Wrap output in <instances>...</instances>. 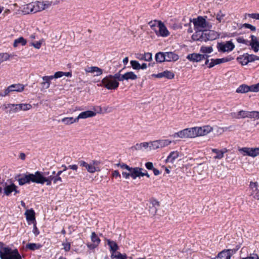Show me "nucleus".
<instances>
[{"label":"nucleus","instance_id":"obj_36","mask_svg":"<svg viewBox=\"0 0 259 259\" xmlns=\"http://www.w3.org/2000/svg\"><path fill=\"white\" fill-rule=\"evenodd\" d=\"M25 215L28 221H33L35 220V212L33 210H27L25 212Z\"/></svg>","mask_w":259,"mask_h":259},{"label":"nucleus","instance_id":"obj_32","mask_svg":"<svg viewBox=\"0 0 259 259\" xmlns=\"http://www.w3.org/2000/svg\"><path fill=\"white\" fill-rule=\"evenodd\" d=\"M203 30H198L192 36V39L194 41L199 40L201 41H203V38L201 37Z\"/></svg>","mask_w":259,"mask_h":259},{"label":"nucleus","instance_id":"obj_35","mask_svg":"<svg viewBox=\"0 0 259 259\" xmlns=\"http://www.w3.org/2000/svg\"><path fill=\"white\" fill-rule=\"evenodd\" d=\"M61 121L66 125H69L73 123L78 122V118L77 117L74 118L72 117H64L62 119Z\"/></svg>","mask_w":259,"mask_h":259},{"label":"nucleus","instance_id":"obj_28","mask_svg":"<svg viewBox=\"0 0 259 259\" xmlns=\"http://www.w3.org/2000/svg\"><path fill=\"white\" fill-rule=\"evenodd\" d=\"M32 107L31 105L29 104H16V108L14 109L15 111H19L20 110L26 111L29 110Z\"/></svg>","mask_w":259,"mask_h":259},{"label":"nucleus","instance_id":"obj_49","mask_svg":"<svg viewBox=\"0 0 259 259\" xmlns=\"http://www.w3.org/2000/svg\"><path fill=\"white\" fill-rule=\"evenodd\" d=\"M225 16V14H223L221 11H220L217 14L216 16V19L220 23L224 22V17Z\"/></svg>","mask_w":259,"mask_h":259},{"label":"nucleus","instance_id":"obj_43","mask_svg":"<svg viewBox=\"0 0 259 259\" xmlns=\"http://www.w3.org/2000/svg\"><path fill=\"white\" fill-rule=\"evenodd\" d=\"M174 138H187L185 129L175 133L172 135Z\"/></svg>","mask_w":259,"mask_h":259},{"label":"nucleus","instance_id":"obj_7","mask_svg":"<svg viewBox=\"0 0 259 259\" xmlns=\"http://www.w3.org/2000/svg\"><path fill=\"white\" fill-rule=\"evenodd\" d=\"M3 191L4 195L7 196L11 195L12 192H14V195L20 193V191L18 190V187L11 182L10 184H8L7 183L5 184Z\"/></svg>","mask_w":259,"mask_h":259},{"label":"nucleus","instance_id":"obj_54","mask_svg":"<svg viewBox=\"0 0 259 259\" xmlns=\"http://www.w3.org/2000/svg\"><path fill=\"white\" fill-rule=\"evenodd\" d=\"M249 88L250 92H257L259 91V83L249 86Z\"/></svg>","mask_w":259,"mask_h":259},{"label":"nucleus","instance_id":"obj_56","mask_svg":"<svg viewBox=\"0 0 259 259\" xmlns=\"http://www.w3.org/2000/svg\"><path fill=\"white\" fill-rule=\"evenodd\" d=\"M236 40L238 43H241L246 45H248L249 41L244 39L242 37H239L236 38Z\"/></svg>","mask_w":259,"mask_h":259},{"label":"nucleus","instance_id":"obj_61","mask_svg":"<svg viewBox=\"0 0 259 259\" xmlns=\"http://www.w3.org/2000/svg\"><path fill=\"white\" fill-rule=\"evenodd\" d=\"M63 249L65 251H68L70 249V243L69 242L63 243Z\"/></svg>","mask_w":259,"mask_h":259},{"label":"nucleus","instance_id":"obj_29","mask_svg":"<svg viewBox=\"0 0 259 259\" xmlns=\"http://www.w3.org/2000/svg\"><path fill=\"white\" fill-rule=\"evenodd\" d=\"M32 6V12L33 13H35L37 12H39L44 10V7H42V4L40 2H35L31 3Z\"/></svg>","mask_w":259,"mask_h":259},{"label":"nucleus","instance_id":"obj_17","mask_svg":"<svg viewBox=\"0 0 259 259\" xmlns=\"http://www.w3.org/2000/svg\"><path fill=\"white\" fill-rule=\"evenodd\" d=\"M197 137L207 135L212 131V128L209 125H205L202 127H195Z\"/></svg>","mask_w":259,"mask_h":259},{"label":"nucleus","instance_id":"obj_5","mask_svg":"<svg viewBox=\"0 0 259 259\" xmlns=\"http://www.w3.org/2000/svg\"><path fill=\"white\" fill-rule=\"evenodd\" d=\"M64 72L58 71L55 72L53 75L43 76L42 77V81L40 83L42 89H48L50 86L51 80L54 78L61 77L64 76Z\"/></svg>","mask_w":259,"mask_h":259},{"label":"nucleus","instance_id":"obj_25","mask_svg":"<svg viewBox=\"0 0 259 259\" xmlns=\"http://www.w3.org/2000/svg\"><path fill=\"white\" fill-rule=\"evenodd\" d=\"M46 183L47 186H50L52 184V181L50 179H47L45 177H43L40 174V171H38L37 184H44Z\"/></svg>","mask_w":259,"mask_h":259},{"label":"nucleus","instance_id":"obj_63","mask_svg":"<svg viewBox=\"0 0 259 259\" xmlns=\"http://www.w3.org/2000/svg\"><path fill=\"white\" fill-rule=\"evenodd\" d=\"M146 167L149 170H152L154 168L153 163L151 162H147L145 163Z\"/></svg>","mask_w":259,"mask_h":259},{"label":"nucleus","instance_id":"obj_52","mask_svg":"<svg viewBox=\"0 0 259 259\" xmlns=\"http://www.w3.org/2000/svg\"><path fill=\"white\" fill-rule=\"evenodd\" d=\"M210 61L211 62L209 63V65L208 66L209 68H211L215 65L220 64V62H219V59H212L210 60Z\"/></svg>","mask_w":259,"mask_h":259},{"label":"nucleus","instance_id":"obj_16","mask_svg":"<svg viewBox=\"0 0 259 259\" xmlns=\"http://www.w3.org/2000/svg\"><path fill=\"white\" fill-rule=\"evenodd\" d=\"M257 187L258 184L257 182H251L249 186V188L251 191L250 195L252 196L254 199L259 200V190Z\"/></svg>","mask_w":259,"mask_h":259},{"label":"nucleus","instance_id":"obj_11","mask_svg":"<svg viewBox=\"0 0 259 259\" xmlns=\"http://www.w3.org/2000/svg\"><path fill=\"white\" fill-rule=\"evenodd\" d=\"M238 151L241 153H243L244 155H247L252 157H255L259 155V147H243L239 148Z\"/></svg>","mask_w":259,"mask_h":259},{"label":"nucleus","instance_id":"obj_18","mask_svg":"<svg viewBox=\"0 0 259 259\" xmlns=\"http://www.w3.org/2000/svg\"><path fill=\"white\" fill-rule=\"evenodd\" d=\"M251 40L249 41L248 45L250 46L251 49L255 53L259 51V41L256 36L251 35L250 36Z\"/></svg>","mask_w":259,"mask_h":259},{"label":"nucleus","instance_id":"obj_21","mask_svg":"<svg viewBox=\"0 0 259 259\" xmlns=\"http://www.w3.org/2000/svg\"><path fill=\"white\" fill-rule=\"evenodd\" d=\"M203 58H204L203 55L196 53L190 54L187 56V59H188L190 61L193 62H199L203 60Z\"/></svg>","mask_w":259,"mask_h":259},{"label":"nucleus","instance_id":"obj_64","mask_svg":"<svg viewBox=\"0 0 259 259\" xmlns=\"http://www.w3.org/2000/svg\"><path fill=\"white\" fill-rule=\"evenodd\" d=\"M112 176L113 177L115 178H118L119 179L121 178V175H120L119 171L116 170H114L113 171Z\"/></svg>","mask_w":259,"mask_h":259},{"label":"nucleus","instance_id":"obj_4","mask_svg":"<svg viewBox=\"0 0 259 259\" xmlns=\"http://www.w3.org/2000/svg\"><path fill=\"white\" fill-rule=\"evenodd\" d=\"M119 82L117 80L112 78V75H109L101 80V85L108 90H116L119 86Z\"/></svg>","mask_w":259,"mask_h":259},{"label":"nucleus","instance_id":"obj_24","mask_svg":"<svg viewBox=\"0 0 259 259\" xmlns=\"http://www.w3.org/2000/svg\"><path fill=\"white\" fill-rule=\"evenodd\" d=\"M96 113L93 111L88 110L80 113L77 118H78V120L79 119H85L89 117H92L96 116Z\"/></svg>","mask_w":259,"mask_h":259},{"label":"nucleus","instance_id":"obj_14","mask_svg":"<svg viewBox=\"0 0 259 259\" xmlns=\"http://www.w3.org/2000/svg\"><path fill=\"white\" fill-rule=\"evenodd\" d=\"M234 47V45L231 41H228L225 44L219 42L217 46L219 51L222 52L231 51Z\"/></svg>","mask_w":259,"mask_h":259},{"label":"nucleus","instance_id":"obj_8","mask_svg":"<svg viewBox=\"0 0 259 259\" xmlns=\"http://www.w3.org/2000/svg\"><path fill=\"white\" fill-rule=\"evenodd\" d=\"M24 90V86L21 83L13 84L6 89L3 94L1 93L0 96L5 97L9 95V93L13 92H21Z\"/></svg>","mask_w":259,"mask_h":259},{"label":"nucleus","instance_id":"obj_2","mask_svg":"<svg viewBox=\"0 0 259 259\" xmlns=\"http://www.w3.org/2000/svg\"><path fill=\"white\" fill-rule=\"evenodd\" d=\"M207 16H198L197 18L193 19V22L195 29L200 30L209 29L212 28L211 22L207 20Z\"/></svg>","mask_w":259,"mask_h":259},{"label":"nucleus","instance_id":"obj_47","mask_svg":"<svg viewBox=\"0 0 259 259\" xmlns=\"http://www.w3.org/2000/svg\"><path fill=\"white\" fill-rule=\"evenodd\" d=\"M213 51L212 47H206V46H202L200 48V52L202 53L209 54L211 53Z\"/></svg>","mask_w":259,"mask_h":259},{"label":"nucleus","instance_id":"obj_57","mask_svg":"<svg viewBox=\"0 0 259 259\" xmlns=\"http://www.w3.org/2000/svg\"><path fill=\"white\" fill-rule=\"evenodd\" d=\"M233 59V58L232 57H225V58L219 59V62H220V64H221L223 63L230 61Z\"/></svg>","mask_w":259,"mask_h":259},{"label":"nucleus","instance_id":"obj_50","mask_svg":"<svg viewBox=\"0 0 259 259\" xmlns=\"http://www.w3.org/2000/svg\"><path fill=\"white\" fill-rule=\"evenodd\" d=\"M121 71V70H120L119 72L115 73L114 75H112V78L117 80L118 82L123 81V74L122 75L120 73Z\"/></svg>","mask_w":259,"mask_h":259},{"label":"nucleus","instance_id":"obj_58","mask_svg":"<svg viewBox=\"0 0 259 259\" xmlns=\"http://www.w3.org/2000/svg\"><path fill=\"white\" fill-rule=\"evenodd\" d=\"M96 66L88 67L84 70L87 73H95Z\"/></svg>","mask_w":259,"mask_h":259},{"label":"nucleus","instance_id":"obj_38","mask_svg":"<svg viewBox=\"0 0 259 259\" xmlns=\"http://www.w3.org/2000/svg\"><path fill=\"white\" fill-rule=\"evenodd\" d=\"M249 86L246 84H242L240 85L236 90L237 93H246L249 92Z\"/></svg>","mask_w":259,"mask_h":259},{"label":"nucleus","instance_id":"obj_53","mask_svg":"<svg viewBox=\"0 0 259 259\" xmlns=\"http://www.w3.org/2000/svg\"><path fill=\"white\" fill-rule=\"evenodd\" d=\"M10 56L7 53L0 54V64L9 59Z\"/></svg>","mask_w":259,"mask_h":259},{"label":"nucleus","instance_id":"obj_1","mask_svg":"<svg viewBox=\"0 0 259 259\" xmlns=\"http://www.w3.org/2000/svg\"><path fill=\"white\" fill-rule=\"evenodd\" d=\"M38 171H36L34 174L26 173L19 175L16 177L15 179L18 181V184L20 186L29 184L31 182L37 183Z\"/></svg>","mask_w":259,"mask_h":259},{"label":"nucleus","instance_id":"obj_48","mask_svg":"<svg viewBox=\"0 0 259 259\" xmlns=\"http://www.w3.org/2000/svg\"><path fill=\"white\" fill-rule=\"evenodd\" d=\"M91 240L93 243H96V245H99L100 243L101 240L96 235L95 232H93L91 235Z\"/></svg>","mask_w":259,"mask_h":259},{"label":"nucleus","instance_id":"obj_27","mask_svg":"<svg viewBox=\"0 0 259 259\" xmlns=\"http://www.w3.org/2000/svg\"><path fill=\"white\" fill-rule=\"evenodd\" d=\"M237 60L238 62L241 63L242 65H247L249 62H250L249 54H246L242 56L237 57Z\"/></svg>","mask_w":259,"mask_h":259},{"label":"nucleus","instance_id":"obj_42","mask_svg":"<svg viewBox=\"0 0 259 259\" xmlns=\"http://www.w3.org/2000/svg\"><path fill=\"white\" fill-rule=\"evenodd\" d=\"M85 168L91 174L94 173L96 171H100V169L98 167L94 166V165H92L91 163H88Z\"/></svg>","mask_w":259,"mask_h":259},{"label":"nucleus","instance_id":"obj_62","mask_svg":"<svg viewBox=\"0 0 259 259\" xmlns=\"http://www.w3.org/2000/svg\"><path fill=\"white\" fill-rule=\"evenodd\" d=\"M250 62L255 60H259V57L254 55H249Z\"/></svg>","mask_w":259,"mask_h":259},{"label":"nucleus","instance_id":"obj_40","mask_svg":"<svg viewBox=\"0 0 259 259\" xmlns=\"http://www.w3.org/2000/svg\"><path fill=\"white\" fill-rule=\"evenodd\" d=\"M155 60L157 62L162 63L165 61V53L158 52L155 55Z\"/></svg>","mask_w":259,"mask_h":259},{"label":"nucleus","instance_id":"obj_51","mask_svg":"<svg viewBox=\"0 0 259 259\" xmlns=\"http://www.w3.org/2000/svg\"><path fill=\"white\" fill-rule=\"evenodd\" d=\"M131 65L132 67V68L134 69L135 70H139L140 69V64L139 63L138 61L136 60H132L130 62Z\"/></svg>","mask_w":259,"mask_h":259},{"label":"nucleus","instance_id":"obj_15","mask_svg":"<svg viewBox=\"0 0 259 259\" xmlns=\"http://www.w3.org/2000/svg\"><path fill=\"white\" fill-rule=\"evenodd\" d=\"M235 251V250L233 249H224L220 252L214 259H230L231 255Z\"/></svg>","mask_w":259,"mask_h":259},{"label":"nucleus","instance_id":"obj_6","mask_svg":"<svg viewBox=\"0 0 259 259\" xmlns=\"http://www.w3.org/2000/svg\"><path fill=\"white\" fill-rule=\"evenodd\" d=\"M154 23H157V27L158 28V33L160 35L163 37L168 35V31L163 23L160 21L158 22L155 21ZM149 24L151 27L155 31L156 34H158L157 31L155 28V27L156 26V25L155 24H153L152 22H149Z\"/></svg>","mask_w":259,"mask_h":259},{"label":"nucleus","instance_id":"obj_31","mask_svg":"<svg viewBox=\"0 0 259 259\" xmlns=\"http://www.w3.org/2000/svg\"><path fill=\"white\" fill-rule=\"evenodd\" d=\"M123 80H136L137 79L138 77L136 74H135L134 72L132 71L127 72L123 74Z\"/></svg>","mask_w":259,"mask_h":259},{"label":"nucleus","instance_id":"obj_3","mask_svg":"<svg viewBox=\"0 0 259 259\" xmlns=\"http://www.w3.org/2000/svg\"><path fill=\"white\" fill-rule=\"evenodd\" d=\"M1 259H22L17 249L12 250L8 247H2L0 249Z\"/></svg>","mask_w":259,"mask_h":259},{"label":"nucleus","instance_id":"obj_46","mask_svg":"<svg viewBox=\"0 0 259 259\" xmlns=\"http://www.w3.org/2000/svg\"><path fill=\"white\" fill-rule=\"evenodd\" d=\"M238 27L239 29H241L242 27H245L246 28L250 29L252 31H255L256 30V27L248 23H244V24H240L238 25Z\"/></svg>","mask_w":259,"mask_h":259},{"label":"nucleus","instance_id":"obj_10","mask_svg":"<svg viewBox=\"0 0 259 259\" xmlns=\"http://www.w3.org/2000/svg\"><path fill=\"white\" fill-rule=\"evenodd\" d=\"M210 29L203 30V32H202L201 37L203 38L204 41L213 40L219 37L220 35L218 32Z\"/></svg>","mask_w":259,"mask_h":259},{"label":"nucleus","instance_id":"obj_33","mask_svg":"<svg viewBox=\"0 0 259 259\" xmlns=\"http://www.w3.org/2000/svg\"><path fill=\"white\" fill-rule=\"evenodd\" d=\"M149 146V143L147 142H143L141 143H137L135 146H132L131 149L133 150H141L143 148L147 149Z\"/></svg>","mask_w":259,"mask_h":259},{"label":"nucleus","instance_id":"obj_20","mask_svg":"<svg viewBox=\"0 0 259 259\" xmlns=\"http://www.w3.org/2000/svg\"><path fill=\"white\" fill-rule=\"evenodd\" d=\"M159 202L155 199H152L150 200L149 211L152 215H155L156 213L157 208L159 206Z\"/></svg>","mask_w":259,"mask_h":259},{"label":"nucleus","instance_id":"obj_22","mask_svg":"<svg viewBox=\"0 0 259 259\" xmlns=\"http://www.w3.org/2000/svg\"><path fill=\"white\" fill-rule=\"evenodd\" d=\"M107 244L109 246L110 248V251L111 252V257H113V256L116 255V253H117V252L116 251L118 249V246L115 242L113 241H111L110 240H107Z\"/></svg>","mask_w":259,"mask_h":259},{"label":"nucleus","instance_id":"obj_39","mask_svg":"<svg viewBox=\"0 0 259 259\" xmlns=\"http://www.w3.org/2000/svg\"><path fill=\"white\" fill-rule=\"evenodd\" d=\"M22 12L24 15L28 14L30 13H33L32 12V6L31 3L24 6L23 9L22 10Z\"/></svg>","mask_w":259,"mask_h":259},{"label":"nucleus","instance_id":"obj_30","mask_svg":"<svg viewBox=\"0 0 259 259\" xmlns=\"http://www.w3.org/2000/svg\"><path fill=\"white\" fill-rule=\"evenodd\" d=\"M179 156V153L177 151L171 152L166 159V162L173 163L174 160Z\"/></svg>","mask_w":259,"mask_h":259},{"label":"nucleus","instance_id":"obj_26","mask_svg":"<svg viewBox=\"0 0 259 259\" xmlns=\"http://www.w3.org/2000/svg\"><path fill=\"white\" fill-rule=\"evenodd\" d=\"M136 58L140 60L150 61L152 59V55L151 53H145L144 54H138Z\"/></svg>","mask_w":259,"mask_h":259},{"label":"nucleus","instance_id":"obj_37","mask_svg":"<svg viewBox=\"0 0 259 259\" xmlns=\"http://www.w3.org/2000/svg\"><path fill=\"white\" fill-rule=\"evenodd\" d=\"M42 245L39 243H29L26 244V248L30 250H35L39 249Z\"/></svg>","mask_w":259,"mask_h":259},{"label":"nucleus","instance_id":"obj_34","mask_svg":"<svg viewBox=\"0 0 259 259\" xmlns=\"http://www.w3.org/2000/svg\"><path fill=\"white\" fill-rule=\"evenodd\" d=\"M187 138H193L197 137L196 129L194 127L185 128Z\"/></svg>","mask_w":259,"mask_h":259},{"label":"nucleus","instance_id":"obj_55","mask_svg":"<svg viewBox=\"0 0 259 259\" xmlns=\"http://www.w3.org/2000/svg\"><path fill=\"white\" fill-rule=\"evenodd\" d=\"M113 259H126V254H122L120 252H117L115 256L112 257Z\"/></svg>","mask_w":259,"mask_h":259},{"label":"nucleus","instance_id":"obj_19","mask_svg":"<svg viewBox=\"0 0 259 259\" xmlns=\"http://www.w3.org/2000/svg\"><path fill=\"white\" fill-rule=\"evenodd\" d=\"M152 76L156 78L165 77L167 79H172L175 76V74L173 72L170 71L165 70L156 74H153Z\"/></svg>","mask_w":259,"mask_h":259},{"label":"nucleus","instance_id":"obj_23","mask_svg":"<svg viewBox=\"0 0 259 259\" xmlns=\"http://www.w3.org/2000/svg\"><path fill=\"white\" fill-rule=\"evenodd\" d=\"M165 61H176L179 59V56L177 54L172 52H165Z\"/></svg>","mask_w":259,"mask_h":259},{"label":"nucleus","instance_id":"obj_13","mask_svg":"<svg viewBox=\"0 0 259 259\" xmlns=\"http://www.w3.org/2000/svg\"><path fill=\"white\" fill-rule=\"evenodd\" d=\"M143 168L139 167H131L129 169V171L131 172V177L133 179H136L138 177L146 176L147 178L150 177V175L148 172L146 174H143Z\"/></svg>","mask_w":259,"mask_h":259},{"label":"nucleus","instance_id":"obj_59","mask_svg":"<svg viewBox=\"0 0 259 259\" xmlns=\"http://www.w3.org/2000/svg\"><path fill=\"white\" fill-rule=\"evenodd\" d=\"M116 165L118 167H120L122 169H126L127 170H129V169H130V168H131V167H130L128 165H127V164H126L124 163H118L116 164Z\"/></svg>","mask_w":259,"mask_h":259},{"label":"nucleus","instance_id":"obj_60","mask_svg":"<svg viewBox=\"0 0 259 259\" xmlns=\"http://www.w3.org/2000/svg\"><path fill=\"white\" fill-rule=\"evenodd\" d=\"M246 15L251 18L254 19L256 20H259V14L258 13H251V14H246Z\"/></svg>","mask_w":259,"mask_h":259},{"label":"nucleus","instance_id":"obj_44","mask_svg":"<svg viewBox=\"0 0 259 259\" xmlns=\"http://www.w3.org/2000/svg\"><path fill=\"white\" fill-rule=\"evenodd\" d=\"M212 152L217 154V155L214 156L215 159H220L224 157V152L222 151L219 150L217 149H212Z\"/></svg>","mask_w":259,"mask_h":259},{"label":"nucleus","instance_id":"obj_45","mask_svg":"<svg viewBox=\"0 0 259 259\" xmlns=\"http://www.w3.org/2000/svg\"><path fill=\"white\" fill-rule=\"evenodd\" d=\"M3 106L4 107L5 109L10 108V110L7 111V112H9V113L17 112V111H15V110H14L15 108H16V104H4L3 105Z\"/></svg>","mask_w":259,"mask_h":259},{"label":"nucleus","instance_id":"obj_12","mask_svg":"<svg viewBox=\"0 0 259 259\" xmlns=\"http://www.w3.org/2000/svg\"><path fill=\"white\" fill-rule=\"evenodd\" d=\"M171 143V141L167 139L156 140L151 142L150 147H152L153 149L155 150L170 145Z\"/></svg>","mask_w":259,"mask_h":259},{"label":"nucleus","instance_id":"obj_41","mask_svg":"<svg viewBox=\"0 0 259 259\" xmlns=\"http://www.w3.org/2000/svg\"><path fill=\"white\" fill-rule=\"evenodd\" d=\"M27 43V41L23 37H20L14 40L13 46L17 47L19 44H21L22 46H25Z\"/></svg>","mask_w":259,"mask_h":259},{"label":"nucleus","instance_id":"obj_9","mask_svg":"<svg viewBox=\"0 0 259 259\" xmlns=\"http://www.w3.org/2000/svg\"><path fill=\"white\" fill-rule=\"evenodd\" d=\"M236 118H255L259 119V111H247L244 110H241L238 112L237 116L235 117Z\"/></svg>","mask_w":259,"mask_h":259}]
</instances>
